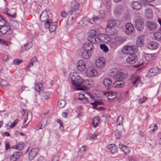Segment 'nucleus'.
<instances>
[{"instance_id": "f257e3e1", "label": "nucleus", "mask_w": 161, "mask_h": 161, "mask_svg": "<svg viewBox=\"0 0 161 161\" xmlns=\"http://www.w3.org/2000/svg\"><path fill=\"white\" fill-rule=\"evenodd\" d=\"M73 85L76 86L75 89L77 90L84 91L85 87L81 86L82 84V79L76 73H73L70 75Z\"/></svg>"}, {"instance_id": "f03ea898", "label": "nucleus", "mask_w": 161, "mask_h": 161, "mask_svg": "<svg viewBox=\"0 0 161 161\" xmlns=\"http://www.w3.org/2000/svg\"><path fill=\"white\" fill-rule=\"evenodd\" d=\"M137 47L136 45H125L124 47L122 50V52L125 54H135L137 52Z\"/></svg>"}, {"instance_id": "7ed1b4c3", "label": "nucleus", "mask_w": 161, "mask_h": 161, "mask_svg": "<svg viewBox=\"0 0 161 161\" xmlns=\"http://www.w3.org/2000/svg\"><path fill=\"white\" fill-rule=\"evenodd\" d=\"M142 19V17L140 16L135 20V24L136 27V29L139 31H142L144 26V24Z\"/></svg>"}, {"instance_id": "20e7f679", "label": "nucleus", "mask_w": 161, "mask_h": 161, "mask_svg": "<svg viewBox=\"0 0 161 161\" xmlns=\"http://www.w3.org/2000/svg\"><path fill=\"white\" fill-rule=\"evenodd\" d=\"M57 23L56 22L54 23H52V20L51 19L47 21L45 24V27L47 28H48L49 31L51 32H53L56 29L57 25Z\"/></svg>"}, {"instance_id": "39448f33", "label": "nucleus", "mask_w": 161, "mask_h": 161, "mask_svg": "<svg viewBox=\"0 0 161 161\" xmlns=\"http://www.w3.org/2000/svg\"><path fill=\"white\" fill-rule=\"evenodd\" d=\"M87 39L92 44H97L100 42L101 40L98 37L97 35H95V34H92L89 35Z\"/></svg>"}, {"instance_id": "423d86ee", "label": "nucleus", "mask_w": 161, "mask_h": 161, "mask_svg": "<svg viewBox=\"0 0 161 161\" xmlns=\"http://www.w3.org/2000/svg\"><path fill=\"white\" fill-rule=\"evenodd\" d=\"M86 73L87 76L92 77L97 75L98 72L94 67L91 66L88 67L86 69Z\"/></svg>"}, {"instance_id": "0eeeda50", "label": "nucleus", "mask_w": 161, "mask_h": 161, "mask_svg": "<svg viewBox=\"0 0 161 161\" xmlns=\"http://www.w3.org/2000/svg\"><path fill=\"white\" fill-rule=\"evenodd\" d=\"M0 32L3 34H9L12 33V31L9 26L3 25L1 26Z\"/></svg>"}, {"instance_id": "6e6552de", "label": "nucleus", "mask_w": 161, "mask_h": 161, "mask_svg": "<svg viewBox=\"0 0 161 161\" xmlns=\"http://www.w3.org/2000/svg\"><path fill=\"white\" fill-rule=\"evenodd\" d=\"M137 57L134 53L130 55L126 58L127 62L129 64H133L137 61Z\"/></svg>"}, {"instance_id": "1a4fd4ad", "label": "nucleus", "mask_w": 161, "mask_h": 161, "mask_svg": "<svg viewBox=\"0 0 161 161\" xmlns=\"http://www.w3.org/2000/svg\"><path fill=\"white\" fill-rule=\"evenodd\" d=\"M146 25L147 29L150 31H155L157 27L156 23L150 21H147Z\"/></svg>"}, {"instance_id": "9d476101", "label": "nucleus", "mask_w": 161, "mask_h": 161, "mask_svg": "<svg viewBox=\"0 0 161 161\" xmlns=\"http://www.w3.org/2000/svg\"><path fill=\"white\" fill-rule=\"evenodd\" d=\"M39 149L38 148H32L29 153V159L32 160L36 156Z\"/></svg>"}, {"instance_id": "9b49d317", "label": "nucleus", "mask_w": 161, "mask_h": 161, "mask_svg": "<svg viewBox=\"0 0 161 161\" xmlns=\"http://www.w3.org/2000/svg\"><path fill=\"white\" fill-rule=\"evenodd\" d=\"M125 32L128 34H131L135 31L133 25L130 23H127L125 26Z\"/></svg>"}, {"instance_id": "f8f14e48", "label": "nucleus", "mask_w": 161, "mask_h": 161, "mask_svg": "<svg viewBox=\"0 0 161 161\" xmlns=\"http://www.w3.org/2000/svg\"><path fill=\"white\" fill-rule=\"evenodd\" d=\"M120 24L119 21L117 20H109L107 25V27L112 28V27H118Z\"/></svg>"}, {"instance_id": "ddd939ff", "label": "nucleus", "mask_w": 161, "mask_h": 161, "mask_svg": "<svg viewBox=\"0 0 161 161\" xmlns=\"http://www.w3.org/2000/svg\"><path fill=\"white\" fill-rule=\"evenodd\" d=\"M47 12L46 11H43L40 15V19L42 22H46L49 19Z\"/></svg>"}, {"instance_id": "4468645a", "label": "nucleus", "mask_w": 161, "mask_h": 161, "mask_svg": "<svg viewBox=\"0 0 161 161\" xmlns=\"http://www.w3.org/2000/svg\"><path fill=\"white\" fill-rule=\"evenodd\" d=\"M77 68L80 71H83L86 68V64L83 60H79L77 64Z\"/></svg>"}, {"instance_id": "2eb2a0df", "label": "nucleus", "mask_w": 161, "mask_h": 161, "mask_svg": "<svg viewBox=\"0 0 161 161\" xmlns=\"http://www.w3.org/2000/svg\"><path fill=\"white\" fill-rule=\"evenodd\" d=\"M103 95L107 97L108 100L110 101H112L116 97V93L115 92H104Z\"/></svg>"}, {"instance_id": "dca6fc26", "label": "nucleus", "mask_w": 161, "mask_h": 161, "mask_svg": "<svg viewBox=\"0 0 161 161\" xmlns=\"http://www.w3.org/2000/svg\"><path fill=\"white\" fill-rule=\"evenodd\" d=\"M105 64V62L103 60V58H100L96 61V65L97 68H101L103 67Z\"/></svg>"}, {"instance_id": "f3484780", "label": "nucleus", "mask_w": 161, "mask_h": 161, "mask_svg": "<svg viewBox=\"0 0 161 161\" xmlns=\"http://www.w3.org/2000/svg\"><path fill=\"white\" fill-rule=\"evenodd\" d=\"M105 31L111 36H115L117 34V30L113 28L107 27Z\"/></svg>"}, {"instance_id": "a211bd4d", "label": "nucleus", "mask_w": 161, "mask_h": 161, "mask_svg": "<svg viewBox=\"0 0 161 161\" xmlns=\"http://www.w3.org/2000/svg\"><path fill=\"white\" fill-rule=\"evenodd\" d=\"M83 47L84 50L89 52L92 50L94 47L92 43L86 42L83 44Z\"/></svg>"}, {"instance_id": "6ab92c4d", "label": "nucleus", "mask_w": 161, "mask_h": 161, "mask_svg": "<svg viewBox=\"0 0 161 161\" xmlns=\"http://www.w3.org/2000/svg\"><path fill=\"white\" fill-rule=\"evenodd\" d=\"M160 71H161L160 69L157 67L153 68L149 70L148 75L154 76L158 74Z\"/></svg>"}, {"instance_id": "aec40b11", "label": "nucleus", "mask_w": 161, "mask_h": 161, "mask_svg": "<svg viewBox=\"0 0 161 161\" xmlns=\"http://www.w3.org/2000/svg\"><path fill=\"white\" fill-rule=\"evenodd\" d=\"M112 83V79L109 78H105L103 81V84L105 87L109 89Z\"/></svg>"}, {"instance_id": "412c9836", "label": "nucleus", "mask_w": 161, "mask_h": 161, "mask_svg": "<svg viewBox=\"0 0 161 161\" xmlns=\"http://www.w3.org/2000/svg\"><path fill=\"white\" fill-rule=\"evenodd\" d=\"M124 82L122 81H118L116 80L113 84V86L114 87L119 88L123 87L124 86Z\"/></svg>"}, {"instance_id": "4be33fe9", "label": "nucleus", "mask_w": 161, "mask_h": 161, "mask_svg": "<svg viewBox=\"0 0 161 161\" xmlns=\"http://www.w3.org/2000/svg\"><path fill=\"white\" fill-rule=\"evenodd\" d=\"M133 8L136 10H140L142 8L141 4L138 2L133 1L131 2Z\"/></svg>"}, {"instance_id": "5701e85b", "label": "nucleus", "mask_w": 161, "mask_h": 161, "mask_svg": "<svg viewBox=\"0 0 161 161\" xmlns=\"http://www.w3.org/2000/svg\"><path fill=\"white\" fill-rule=\"evenodd\" d=\"M145 15L147 18L151 19L153 16V12L152 9L150 8H147L146 9Z\"/></svg>"}, {"instance_id": "b1692460", "label": "nucleus", "mask_w": 161, "mask_h": 161, "mask_svg": "<svg viewBox=\"0 0 161 161\" xmlns=\"http://www.w3.org/2000/svg\"><path fill=\"white\" fill-rule=\"evenodd\" d=\"M158 47V44L156 42H151L147 45V47L151 50L156 49Z\"/></svg>"}, {"instance_id": "393cba45", "label": "nucleus", "mask_w": 161, "mask_h": 161, "mask_svg": "<svg viewBox=\"0 0 161 161\" xmlns=\"http://www.w3.org/2000/svg\"><path fill=\"white\" fill-rule=\"evenodd\" d=\"M125 76L126 75L125 74L119 71L116 77H114V78L116 79V80L122 81L123 79L125 78Z\"/></svg>"}, {"instance_id": "a878e982", "label": "nucleus", "mask_w": 161, "mask_h": 161, "mask_svg": "<svg viewBox=\"0 0 161 161\" xmlns=\"http://www.w3.org/2000/svg\"><path fill=\"white\" fill-rule=\"evenodd\" d=\"M143 36H138L136 41V44L138 47H141L143 45Z\"/></svg>"}, {"instance_id": "bb28decb", "label": "nucleus", "mask_w": 161, "mask_h": 161, "mask_svg": "<svg viewBox=\"0 0 161 161\" xmlns=\"http://www.w3.org/2000/svg\"><path fill=\"white\" fill-rule=\"evenodd\" d=\"M107 148L110 150L112 154H114L117 152V148L114 144L108 145L107 146Z\"/></svg>"}, {"instance_id": "cd10ccee", "label": "nucleus", "mask_w": 161, "mask_h": 161, "mask_svg": "<svg viewBox=\"0 0 161 161\" xmlns=\"http://www.w3.org/2000/svg\"><path fill=\"white\" fill-rule=\"evenodd\" d=\"M71 7L72 9L70 11L69 13L71 15H72V13H71L72 11L73 10L75 11L78 9L79 8V5L78 3L75 2H74L71 3Z\"/></svg>"}, {"instance_id": "c85d7f7f", "label": "nucleus", "mask_w": 161, "mask_h": 161, "mask_svg": "<svg viewBox=\"0 0 161 161\" xmlns=\"http://www.w3.org/2000/svg\"><path fill=\"white\" fill-rule=\"evenodd\" d=\"M21 153L19 152H16L11 155L10 157L11 160L12 159H15L17 160L19 159L21 155Z\"/></svg>"}, {"instance_id": "c756f323", "label": "nucleus", "mask_w": 161, "mask_h": 161, "mask_svg": "<svg viewBox=\"0 0 161 161\" xmlns=\"http://www.w3.org/2000/svg\"><path fill=\"white\" fill-rule=\"evenodd\" d=\"M119 71L118 69H111L108 72V75L110 76L116 77Z\"/></svg>"}, {"instance_id": "7c9ffc66", "label": "nucleus", "mask_w": 161, "mask_h": 161, "mask_svg": "<svg viewBox=\"0 0 161 161\" xmlns=\"http://www.w3.org/2000/svg\"><path fill=\"white\" fill-rule=\"evenodd\" d=\"M102 14H103V15H99V17L97 16L94 17L92 19L89 20V22L93 24L94 23L93 22H96L99 19V18H103L104 17V14L103 12H102Z\"/></svg>"}, {"instance_id": "2f4dec72", "label": "nucleus", "mask_w": 161, "mask_h": 161, "mask_svg": "<svg viewBox=\"0 0 161 161\" xmlns=\"http://www.w3.org/2000/svg\"><path fill=\"white\" fill-rule=\"evenodd\" d=\"M89 52L84 50L82 52L81 56L82 58L85 59H87L89 58Z\"/></svg>"}, {"instance_id": "473e14b6", "label": "nucleus", "mask_w": 161, "mask_h": 161, "mask_svg": "<svg viewBox=\"0 0 161 161\" xmlns=\"http://www.w3.org/2000/svg\"><path fill=\"white\" fill-rule=\"evenodd\" d=\"M33 44L31 42H29L27 43L25 45H24V49H23L22 51L23 52L25 50H27L29 49L32 46Z\"/></svg>"}, {"instance_id": "72a5a7b5", "label": "nucleus", "mask_w": 161, "mask_h": 161, "mask_svg": "<svg viewBox=\"0 0 161 161\" xmlns=\"http://www.w3.org/2000/svg\"><path fill=\"white\" fill-rule=\"evenodd\" d=\"M99 119L98 117H95L93 119L92 124L94 127H96L98 124Z\"/></svg>"}, {"instance_id": "f704fd0d", "label": "nucleus", "mask_w": 161, "mask_h": 161, "mask_svg": "<svg viewBox=\"0 0 161 161\" xmlns=\"http://www.w3.org/2000/svg\"><path fill=\"white\" fill-rule=\"evenodd\" d=\"M115 40L117 42H119L120 43H122L125 42L126 39L125 37L120 36H117L115 37Z\"/></svg>"}, {"instance_id": "c9c22d12", "label": "nucleus", "mask_w": 161, "mask_h": 161, "mask_svg": "<svg viewBox=\"0 0 161 161\" xmlns=\"http://www.w3.org/2000/svg\"><path fill=\"white\" fill-rule=\"evenodd\" d=\"M154 38L157 41L161 40V33L159 32H156L154 33Z\"/></svg>"}, {"instance_id": "e433bc0d", "label": "nucleus", "mask_w": 161, "mask_h": 161, "mask_svg": "<svg viewBox=\"0 0 161 161\" xmlns=\"http://www.w3.org/2000/svg\"><path fill=\"white\" fill-rule=\"evenodd\" d=\"M65 104V101L64 100H61L58 101V105L60 108H63Z\"/></svg>"}, {"instance_id": "4c0bfd02", "label": "nucleus", "mask_w": 161, "mask_h": 161, "mask_svg": "<svg viewBox=\"0 0 161 161\" xmlns=\"http://www.w3.org/2000/svg\"><path fill=\"white\" fill-rule=\"evenodd\" d=\"M42 98L47 100L50 98V94L48 92H42Z\"/></svg>"}, {"instance_id": "58836bf2", "label": "nucleus", "mask_w": 161, "mask_h": 161, "mask_svg": "<svg viewBox=\"0 0 161 161\" xmlns=\"http://www.w3.org/2000/svg\"><path fill=\"white\" fill-rule=\"evenodd\" d=\"M154 56L153 54H147L145 55L146 60L148 61H151Z\"/></svg>"}, {"instance_id": "ea45409f", "label": "nucleus", "mask_w": 161, "mask_h": 161, "mask_svg": "<svg viewBox=\"0 0 161 161\" xmlns=\"http://www.w3.org/2000/svg\"><path fill=\"white\" fill-rule=\"evenodd\" d=\"M8 84V83L7 81L5 80L2 79L0 81V85L1 87L3 88L6 87Z\"/></svg>"}, {"instance_id": "a19ab883", "label": "nucleus", "mask_w": 161, "mask_h": 161, "mask_svg": "<svg viewBox=\"0 0 161 161\" xmlns=\"http://www.w3.org/2000/svg\"><path fill=\"white\" fill-rule=\"evenodd\" d=\"M119 45V44L116 41L111 42L110 44V47L113 49H115Z\"/></svg>"}, {"instance_id": "79ce46f5", "label": "nucleus", "mask_w": 161, "mask_h": 161, "mask_svg": "<svg viewBox=\"0 0 161 161\" xmlns=\"http://www.w3.org/2000/svg\"><path fill=\"white\" fill-rule=\"evenodd\" d=\"M24 144L23 143H20L15 146V149L19 150H22L24 147Z\"/></svg>"}, {"instance_id": "37998d69", "label": "nucleus", "mask_w": 161, "mask_h": 161, "mask_svg": "<svg viewBox=\"0 0 161 161\" xmlns=\"http://www.w3.org/2000/svg\"><path fill=\"white\" fill-rule=\"evenodd\" d=\"M45 123L44 124L41 123V126H36L35 127V129L36 130H39V129H42L47 124V122L46 121H45ZM42 123V122H41Z\"/></svg>"}, {"instance_id": "c03bdc74", "label": "nucleus", "mask_w": 161, "mask_h": 161, "mask_svg": "<svg viewBox=\"0 0 161 161\" xmlns=\"http://www.w3.org/2000/svg\"><path fill=\"white\" fill-rule=\"evenodd\" d=\"M100 47L105 53H106L108 51V47L104 44H101Z\"/></svg>"}, {"instance_id": "a18cd8bd", "label": "nucleus", "mask_w": 161, "mask_h": 161, "mask_svg": "<svg viewBox=\"0 0 161 161\" xmlns=\"http://www.w3.org/2000/svg\"><path fill=\"white\" fill-rule=\"evenodd\" d=\"M141 80V77L139 76H137L133 79V80L131 82L132 84L133 85L136 84L137 82H139Z\"/></svg>"}, {"instance_id": "49530a36", "label": "nucleus", "mask_w": 161, "mask_h": 161, "mask_svg": "<svg viewBox=\"0 0 161 161\" xmlns=\"http://www.w3.org/2000/svg\"><path fill=\"white\" fill-rule=\"evenodd\" d=\"M82 80L83 81H82V85H81V86H82V87H85L84 90H85V89L86 88V87L84 86V85H92V84L91 83L90 84L89 83V81H88V80L84 81V80Z\"/></svg>"}, {"instance_id": "de8ad7c7", "label": "nucleus", "mask_w": 161, "mask_h": 161, "mask_svg": "<svg viewBox=\"0 0 161 161\" xmlns=\"http://www.w3.org/2000/svg\"><path fill=\"white\" fill-rule=\"evenodd\" d=\"M123 118L121 116H119L117 119L116 121V124L117 125H121L122 122Z\"/></svg>"}, {"instance_id": "09e8293b", "label": "nucleus", "mask_w": 161, "mask_h": 161, "mask_svg": "<svg viewBox=\"0 0 161 161\" xmlns=\"http://www.w3.org/2000/svg\"><path fill=\"white\" fill-rule=\"evenodd\" d=\"M6 23L5 19L1 15H0V26L4 25Z\"/></svg>"}, {"instance_id": "8fccbe9b", "label": "nucleus", "mask_w": 161, "mask_h": 161, "mask_svg": "<svg viewBox=\"0 0 161 161\" xmlns=\"http://www.w3.org/2000/svg\"><path fill=\"white\" fill-rule=\"evenodd\" d=\"M103 37L104 38L103 40L106 42H107L110 41V37L108 35L104 34L103 35Z\"/></svg>"}, {"instance_id": "3c124183", "label": "nucleus", "mask_w": 161, "mask_h": 161, "mask_svg": "<svg viewBox=\"0 0 161 161\" xmlns=\"http://www.w3.org/2000/svg\"><path fill=\"white\" fill-rule=\"evenodd\" d=\"M115 137L118 139H119L121 137V133L118 130H117L116 131L115 134Z\"/></svg>"}, {"instance_id": "603ef678", "label": "nucleus", "mask_w": 161, "mask_h": 161, "mask_svg": "<svg viewBox=\"0 0 161 161\" xmlns=\"http://www.w3.org/2000/svg\"><path fill=\"white\" fill-rule=\"evenodd\" d=\"M124 148L122 150V151H123L125 153H128L130 152V150L129 149V147L126 146H123Z\"/></svg>"}, {"instance_id": "864d4df0", "label": "nucleus", "mask_w": 161, "mask_h": 161, "mask_svg": "<svg viewBox=\"0 0 161 161\" xmlns=\"http://www.w3.org/2000/svg\"><path fill=\"white\" fill-rule=\"evenodd\" d=\"M22 60L19 59H16L14 60V64L16 65H19L20 63H22Z\"/></svg>"}, {"instance_id": "5fc2aeb1", "label": "nucleus", "mask_w": 161, "mask_h": 161, "mask_svg": "<svg viewBox=\"0 0 161 161\" xmlns=\"http://www.w3.org/2000/svg\"><path fill=\"white\" fill-rule=\"evenodd\" d=\"M18 121L19 119H16L14 121V122L11 125L9 126V127L10 128H12L16 125V124L18 123Z\"/></svg>"}, {"instance_id": "6e6d98bb", "label": "nucleus", "mask_w": 161, "mask_h": 161, "mask_svg": "<svg viewBox=\"0 0 161 161\" xmlns=\"http://www.w3.org/2000/svg\"><path fill=\"white\" fill-rule=\"evenodd\" d=\"M32 113L31 112H29L27 113V115L26 116V119H29L30 120L32 119Z\"/></svg>"}, {"instance_id": "4d7b16f0", "label": "nucleus", "mask_w": 161, "mask_h": 161, "mask_svg": "<svg viewBox=\"0 0 161 161\" xmlns=\"http://www.w3.org/2000/svg\"><path fill=\"white\" fill-rule=\"evenodd\" d=\"M99 103L98 102H97V101H95V102L94 103H90V104L93 105V107L92 108L96 109V108L97 105V103Z\"/></svg>"}, {"instance_id": "13d9d810", "label": "nucleus", "mask_w": 161, "mask_h": 161, "mask_svg": "<svg viewBox=\"0 0 161 161\" xmlns=\"http://www.w3.org/2000/svg\"><path fill=\"white\" fill-rule=\"evenodd\" d=\"M148 98L146 97H143L140 99L139 101L140 103H143L145 101L148 99Z\"/></svg>"}, {"instance_id": "bf43d9fd", "label": "nucleus", "mask_w": 161, "mask_h": 161, "mask_svg": "<svg viewBox=\"0 0 161 161\" xmlns=\"http://www.w3.org/2000/svg\"><path fill=\"white\" fill-rule=\"evenodd\" d=\"M0 43L1 44L5 45H8V43L5 40L3 39H0Z\"/></svg>"}, {"instance_id": "052dcab7", "label": "nucleus", "mask_w": 161, "mask_h": 161, "mask_svg": "<svg viewBox=\"0 0 161 161\" xmlns=\"http://www.w3.org/2000/svg\"><path fill=\"white\" fill-rule=\"evenodd\" d=\"M35 88L36 90L39 92H40V91L42 90V88L38 86H35Z\"/></svg>"}, {"instance_id": "680f3d73", "label": "nucleus", "mask_w": 161, "mask_h": 161, "mask_svg": "<svg viewBox=\"0 0 161 161\" xmlns=\"http://www.w3.org/2000/svg\"><path fill=\"white\" fill-rule=\"evenodd\" d=\"M88 96V98H90L91 100H90V101L92 102V101L94 99V96L90 93H89L88 94H87Z\"/></svg>"}, {"instance_id": "e2e57ef3", "label": "nucleus", "mask_w": 161, "mask_h": 161, "mask_svg": "<svg viewBox=\"0 0 161 161\" xmlns=\"http://www.w3.org/2000/svg\"><path fill=\"white\" fill-rule=\"evenodd\" d=\"M61 16L63 18H65L67 16V14L64 11H63L61 13Z\"/></svg>"}, {"instance_id": "0e129e2a", "label": "nucleus", "mask_w": 161, "mask_h": 161, "mask_svg": "<svg viewBox=\"0 0 161 161\" xmlns=\"http://www.w3.org/2000/svg\"><path fill=\"white\" fill-rule=\"evenodd\" d=\"M10 147L9 143L8 142H6L5 143V149L8 150Z\"/></svg>"}, {"instance_id": "69168bd1", "label": "nucleus", "mask_w": 161, "mask_h": 161, "mask_svg": "<svg viewBox=\"0 0 161 161\" xmlns=\"http://www.w3.org/2000/svg\"><path fill=\"white\" fill-rule=\"evenodd\" d=\"M37 58L36 56H34L32 57V58L31 59V62H32L33 63L37 61Z\"/></svg>"}, {"instance_id": "338daca9", "label": "nucleus", "mask_w": 161, "mask_h": 161, "mask_svg": "<svg viewBox=\"0 0 161 161\" xmlns=\"http://www.w3.org/2000/svg\"><path fill=\"white\" fill-rule=\"evenodd\" d=\"M27 119L25 120L23 124V126L22 127V128H26V126L28 125V123L27 124L26 123V122L27 121Z\"/></svg>"}, {"instance_id": "774afa93", "label": "nucleus", "mask_w": 161, "mask_h": 161, "mask_svg": "<svg viewBox=\"0 0 161 161\" xmlns=\"http://www.w3.org/2000/svg\"><path fill=\"white\" fill-rule=\"evenodd\" d=\"M8 59V57L7 55H4L2 58V60L3 61H6Z\"/></svg>"}]
</instances>
